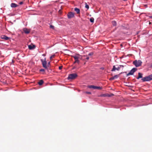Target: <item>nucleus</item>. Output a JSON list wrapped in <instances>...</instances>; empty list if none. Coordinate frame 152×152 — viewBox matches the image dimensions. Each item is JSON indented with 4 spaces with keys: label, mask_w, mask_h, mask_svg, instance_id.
<instances>
[{
    "label": "nucleus",
    "mask_w": 152,
    "mask_h": 152,
    "mask_svg": "<svg viewBox=\"0 0 152 152\" xmlns=\"http://www.w3.org/2000/svg\"><path fill=\"white\" fill-rule=\"evenodd\" d=\"M119 66L120 67H124V66L123 65H119Z\"/></svg>",
    "instance_id": "nucleus-33"
},
{
    "label": "nucleus",
    "mask_w": 152,
    "mask_h": 152,
    "mask_svg": "<svg viewBox=\"0 0 152 152\" xmlns=\"http://www.w3.org/2000/svg\"><path fill=\"white\" fill-rule=\"evenodd\" d=\"M86 94H91V93L90 92L86 91L85 92Z\"/></svg>",
    "instance_id": "nucleus-25"
},
{
    "label": "nucleus",
    "mask_w": 152,
    "mask_h": 152,
    "mask_svg": "<svg viewBox=\"0 0 152 152\" xmlns=\"http://www.w3.org/2000/svg\"><path fill=\"white\" fill-rule=\"evenodd\" d=\"M28 48L30 50H32L35 47V46L34 45H29L28 46Z\"/></svg>",
    "instance_id": "nucleus-10"
},
{
    "label": "nucleus",
    "mask_w": 152,
    "mask_h": 152,
    "mask_svg": "<svg viewBox=\"0 0 152 152\" xmlns=\"http://www.w3.org/2000/svg\"><path fill=\"white\" fill-rule=\"evenodd\" d=\"M75 11L77 12V14H79L80 13V10L79 9L77 8H75Z\"/></svg>",
    "instance_id": "nucleus-13"
},
{
    "label": "nucleus",
    "mask_w": 152,
    "mask_h": 152,
    "mask_svg": "<svg viewBox=\"0 0 152 152\" xmlns=\"http://www.w3.org/2000/svg\"><path fill=\"white\" fill-rule=\"evenodd\" d=\"M101 69H104V68L103 67H102V68H101Z\"/></svg>",
    "instance_id": "nucleus-36"
},
{
    "label": "nucleus",
    "mask_w": 152,
    "mask_h": 152,
    "mask_svg": "<svg viewBox=\"0 0 152 152\" xmlns=\"http://www.w3.org/2000/svg\"><path fill=\"white\" fill-rule=\"evenodd\" d=\"M55 56L54 55L51 56L50 57V59L51 60L52 58H54L55 57Z\"/></svg>",
    "instance_id": "nucleus-23"
},
{
    "label": "nucleus",
    "mask_w": 152,
    "mask_h": 152,
    "mask_svg": "<svg viewBox=\"0 0 152 152\" xmlns=\"http://www.w3.org/2000/svg\"><path fill=\"white\" fill-rule=\"evenodd\" d=\"M88 87L89 88H93L94 89L95 86L93 85L88 86Z\"/></svg>",
    "instance_id": "nucleus-16"
},
{
    "label": "nucleus",
    "mask_w": 152,
    "mask_h": 152,
    "mask_svg": "<svg viewBox=\"0 0 152 152\" xmlns=\"http://www.w3.org/2000/svg\"><path fill=\"white\" fill-rule=\"evenodd\" d=\"M86 59L87 60H88L89 59V57H87L86 58Z\"/></svg>",
    "instance_id": "nucleus-32"
},
{
    "label": "nucleus",
    "mask_w": 152,
    "mask_h": 152,
    "mask_svg": "<svg viewBox=\"0 0 152 152\" xmlns=\"http://www.w3.org/2000/svg\"><path fill=\"white\" fill-rule=\"evenodd\" d=\"M73 57L75 60V61L74 62V64L77 63L79 64V61L78 60L79 59H81L82 57L79 54H77L76 55L73 56Z\"/></svg>",
    "instance_id": "nucleus-1"
},
{
    "label": "nucleus",
    "mask_w": 152,
    "mask_h": 152,
    "mask_svg": "<svg viewBox=\"0 0 152 152\" xmlns=\"http://www.w3.org/2000/svg\"><path fill=\"white\" fill-rule=\"evenodd\" d=\"M40 71L41 72H44L45 71V70L44 69H41L40 70Z\"/></svg>",
    "instance_id": "nucleus-27"
},
{
    "label": "nucleus",
    "mask_w": 152,
    "mask_h": 152,
    "mask_svg": "<svg viewBox=\"0 0 152 152\" xmlns=\"http://www.w3.org/2000/svg\"><path fill=\"white\" fill-rule=\"evenodd\" d=\"M138 77L137 78V79H139L140 78H142V74L140 72H139L138 73Z\"/></svg>",
    "instance_id": "nucleus-11"
},
{
    "label": "nucleus",
    "mask_w": 152,
    "mask_h": 152,
    "mask_svg": "<svg viewBox=\"0 0 152 152\" xmlns=\"http://www.w3.org/2000/svg\"><path fill=\"white\" fill-rule=\"evenodd\" d=\"M67 15L68 18H71L74 17V13L73 12H70L68 13Z\"/></svg>",
    "instance_id": "nucleus-7"
},
{
    "label": "nucleus",
    "mask_w": 152,
    "mask_h": 152,
    "mask_svg": "<svg viewBox=\"0 0 152 152\" xmlns=\"http://www.w3.org/2000/svg\"><path fill=\"white\" fill-rule=\"evenodd\" d=\"M42 56H46V54H42Z\"/></svg>",
    "instance_id": "nucleus-34"
},
{
    "label": "nucleus",
    "mask_w": 152,
    "mask_h": 152,
    "mask_svg": "<svg viewBox=\"0 0 152 152\" xmlns=\"http://www.w3.org/2000/svg\"><path fill=\"white\" fill-rule=\"evenodd\" d=\"M152 80V75H149L147 77H144L142 79L143 82L149 81Z\"/></svg>",
    "instance_id": "nucleus-3"
},
{
    "label": "nucleus",
    "mask_w": 152,
    "mask_h": 152,
    "mask_svg": "<svg viewBox=\"0 0 152 152\" xmlns=\"http://www.w3.org/2000/svg\"><path fill=\"white\" fill-rule=\"evenodd\" d=\"M120 67L119 66L117 67L116 68L115 67V66L114 65L113 66V68L111 70V71L112 72L115 71V70H117L118 71L120 70Z\"/></svg>",
    "instance_id": "nucleus-8"
},
{
    "label": "nucleus",
    "mask_w": 152,
    "mask_h": 152,
    "mask_svg": "<svg viewBox=\"0 0 152 152\" xmlns=\"http://www.w3.org/2000/svg\"><path fill=\"white\" fill-rule=\"evenodd\" d=\"M1 39H4L6 40H7L9 39V38L5 35L1 36Z\"/></svg>",
    "instance_id": "nucleus-12"
},
{
    "label": "nucleus",
    "mask_w": 152,
    "mask_h": 152,
    "mask_svg": "<svg viewBox=\"0 0 152 152\" xmlns=\"http://www.w3.org/2000/svg\"><path fill=\"white\" fill-rule=\"evenodd\" d=\"M94 19L93 18H90V22L91 23H93L94 22Z\"/></svg>",
    "instance_id": "nucleus-20"
},
{
    "label": "nucleus",
    "mask_w": 152,
    "mask_h": 152,
    "mask_svg": "<svg viewBox=\"0 0 152 152\" xmlns=\"http://www.w3.org/2000/svg\"><path fill=\"white\" fill-rule=\"evenodd\" d=\"M62 68V66H60L59 67V69L60 70Z\"/></svg>",
    "instance_id": "nucleus-28"
},
{
    "label": "nucleus",
    "mask_w": 152,
    "mask_h": 152,
    "mask_svg": "<svg viewBox=\"0 0 152 152\" xmlns=\"http://www.w3.org/2000/svg\"><path fill=\"white\" fill-rule=\"evenodd\" d=\"M142 62L140 60H136L133 62V64L136 67H138L141 66Z\"/></svg>",
    "instance_id": "nucleus-4"
},
{
    "label": "nucleus",
    "mask_w": 152,
    "mask_h": 152,
    "mask_svg": "<svg viewBox=\"0 0 152 152\" xmlns=\"http://www.w3.org/2000/svg\"><path fill=\"white\" fill-rule=\"evenodd\" d=\"M18 6V5L17 4L14 3H12L11 4V6L12 7H16Z\"/></svg>",
    "instance_id": "nucleus-14"
},
{
    "label": "nucleus",
    "mask_w": 152,
    "mask_h": 152,
    "mask_svg": "<svg viewBox=\"0 0 152 152\" xmlns=\"http://www.w3.org/2000/svg\"><path fill=\"white\" fill-rule=\"evenodd\" d=\"M44 83V81L42 80H40L38 83V84L39 85H42Z\"/></svg>",
    "instance_id": "nucleus-15"
},
{
    "label": "nucleus",
    "mask_w": 152,
    "mask_h": 152,
    "mask_svg": "<svg viewBox=\"0 0 152 152\" xmlns=\"http://www.w3.org/2000/svg\"><path fill=\"white\" fill-rule=\"evenodd\" d=\"M112 24L113 26L116 25V23L115 21H113L112 22Z\"/></svg>",
    "instance_id": "nucleus-18"
},
{
    "label": "nucleus",
    "mask_w": 152,
    "mask_h": 152,
    "mask_svg": "<svg viewBox=\"0 0 152 152\" xmlns=\"http://www.w3.org/2000/svg\"><path fill=\"white\" fill-rule=\"evenodd\" d=\"M93 54V53H92V52H91L90 53L88 54V56H92Z\"/></svg>",
    "instance_id": "nucleus-26"
},
{
    "label": "nucleus",
    "mask_w": 152,
    "mask_h": 152,
    "mask_svg": "<svg viewBox=\"0 0 152 152\" xmlns=\"http://www.w3.org/2000/svg\"><path fill=\"white\" fill-rule=\"evenodd\" d=\"M101 96H106L105 94H102Z\"/></svg>",
    "instance_id": "nucleus-31"
},
{
    "label": "nucleus",
    "mask_w": 152,
    "mask_h": 152,
    "mask_svg": "<svg viewBox=\"0 0 152 152\" xmlns=\"http://www.w3.org/2000/svg\"><path fill=\"white\" fill-rule=\"evenodd\" d=\"M41 61L42 62V65L43 67L45 69H47V70L48 71V66H47V63L46 61V58H45L44 60L41 59Z\"/></svg>",
    "instance_id": "nucleus-2"
},
{
    "label": "nucleus",
    "mask_w": 152,
    "mask_h": 152,
    "mask_svg": "<svg viewBox=\"0 0 152 152\" xmlns=\"http://www.w3.org/2000/svg\"><path fill=\"white\" fill-rule=\"evenodd\" d=\"M113 79H114V78L113 77H112L110 78V80H113Z\"/></svg>",
    "instance_id": "nucleus-29"
},
{
    "label": "nucleus",
    "mask_w": 152,
    "mask_h": 152,
    "mask_svg": "<svg viewBox=\"0 0 152 152\" xmlns=\"http://www.w3.org/2000/svg\"><path fill=\"white\" fill-rule=\"evenodd\" d=\"M94 89H101L102 88L99 86H95Z\"/></svg>",
    "instance_id": "nucleus-17"
},
{
    "label": "nucleus",
    "mask_w": 152,
    "mask_h": 152,
    "mask_svg": "<svg viewBox=\"0 0 152 152\" xmlns=\"http://www.w3.org/2000/svg\"><path fill=\"white\" fill-rule=\"evenodd\" d=\"M118 77H119V75H114L113 77L114 78V79H115L117 78H118Z\"/></svg>",
    "instance_id": "nucleus-21"
},
{
    "label": "nucleus",
    "mask_w": 152,
    "mask_h": 152,
    "mask_svg": "<svg viewBox=\"0 0 152 152\" xmlns=\"http://www.w3.org/2000/svg\"><path fill=\"white\" fill-rule=\"evenodd\" d=\"M24 32L26 34H28L29 33L30 30L27 28H24L23 29Z\"/></svg>",
    "instance_id": "nucleus-9"
},
{
    "label": "nucleus",
    "mask_w": 152,
    "mask_h": 152,
    "mask_svg": "<svg viewBox=\"0 0 152 152\" xmlns=\"http://www.w3.org/2000/svg\"><path fill=\"white\" fill-rule=\"evenodd\" d=\"M83 56V57H85V56H85V55H84V56Z\"/></svg>",
    "instance_id": "nucleus-38"
},
{
    "label": "nucleus",
    "mask_w": 152,
    "mask_h": 152,
    "mask_svg": "<svg viewBox=\"0 0 152 152\" xmlns=\"http://www.w3.org/2000/svg\"><path fill=\"white\" fill-rule=\"evenodd\" d=\"M77 76V75L75 73L69 75L68 77V79H74Z\"/></svg>",
    "instance_id": "nucleus-5"
},
{
    "label": "nucleus",
    "mask_w": 152,
    "mask_h": 152,
    "mask_svg": "<svg viewBox=\"0 0 152 152\" xmlns=\"http://www.w3.org/2000/svg\"><path fill=\"white\" fill-rule=\"evenodd\" d=\"M151 18H152V16H151L150 17Z\"/></svg>",
    "instance_id": "nucleus-37"
},
{
    "label": "nucleus",
    "mask_w": 152,
    "mask_h": 152,
    "mask_svg": "<svg viewBox=\"0 0 152 152\" xmlns=\"http://www.w3.org/2000/svg\"><path fill=\"white\" fill-rule=\"evenodd\" d=\"M50 28H52L53 29H54V26H53V25H51L50 26Z\"/></svg>",
    "instance_id": "nucleus-22"
},
{
    "label": "nucleus",
    "mask_w": 152,
    "mask_h": 152,
    "mask_svg": "<svg viewBox=\"0 0 152 152\" xmlns=\"http://www.w3.org/2000/svg\"><path fill=\"white\" fill-rule=\"evenodd\" d=\"M85 8H86L88 9L89 8V6L86 3H85Z\"/></svg>",
    "instance_id": "nucleus-19"
},
{
    "label": "nucleus",
    "mask_w": 152,
    "mask_h": 152,
    "mask_svg": "<svg viewBox=\"0 0 152 152\" xmlns=\"http://www.w3.org/2000/svg\"><path fill=\"white\" fill-rule=\"evenodd\" d=\"M50 65V62H49L48 63V64L47 65V66H48V67H49Z\"/></svg>",
    "instance_id": "nucleus-24"
},
{
    "label": "nucleus",
    "mask_w": 152,
    "mask_h": 152,
    "mask_svg": "<svg viewBox=\"0 0 152 152\" xmlns=\"http://www.w3.org/2000/svg\"><path fill=\"white\" fill-rule=\"evenodd\" d=\"M137 69L136 68H133L130 72L126 75L127 76H128L129 75H133L134 73L137 70Z\"/></svg>",
    "instance_id": "nucleus-6"
},
{
    "label": "nucleus",
    "mask_w": 152,
    "mask_h": 152,
    "mask_svg": "<svg viewBox=\"0 0 152 152\" xmlns=\"http://www.w3.org/2000/svg\"><path fill=\"white\" fill-rule=\"evenodd\" d=\"M23 1H21V2H20L19 3V4H20V5H22V4H23Z\"/></svg>",
    "instance_id": "nucleus-30"
},
{
    "label": "nucleus",
    "mask_w": 152,
    "mask_h": 152,
    "mask_svg": "<svg viewBox=\"0 0 152 152\" xmlns=\"http://www.w3.org/2000/svg\"><path fill=\"white\" fill-rule=\"evenodd\" d=\"M150 67H152V64L151 65Z\"/></svg>",
    "instance_id": "nucleus-35"
}]
</instances>
